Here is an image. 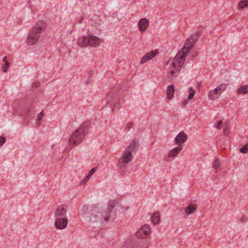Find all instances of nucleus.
Returning a JSON list of instances; mask_svg holds the SVG:
<instances>
[{
	"label": "nucleus",
	"instance_id": "nucleus-41",
	"mask_svg": "<svg viewBox=\"0 0 248 248\" xmlns=\"http://www.w3.org/2000/svg\"><path fill=\"white\" fill-rule=\"evenodd\" d=\"M90 78L91 77L89 78L87 80V81H86L87 84H88L90 82Z\"/></svg>",
	"mask_w": 248,
	"mask_h": 248
},
{
	"label": "nucleus",
	"instance_id": "nucleus-12",
	"mask_svg": "<svg viewBox=\"0 0 248 248\" xmlns=\"http://www.w3.org/2000/svg\"><path fill=\"white\" fill-rule=\"evenodd\" d=\"M89 46L95 47L101 43V39L96 36L91 34L89 35Z\"/></svg>",
	"mask_w": 248,
	"mask_h": 248
},
{
	"label": "nucleus",
	"instance_id": "nucleus-7",
	"mask_svg": "<svg viewBox=\"0 0 248 248\" xmlns=\"http://www.w3.org/2000/svg\"><path fill=\"white\" fill-rule=\"evenodd\" d=\"M115 205V201H110L108 204L107 208L105 210L101 215V217L105 221H107L110 219V214Z\"/></svg>",
	"mask_w": 248,
	"mask_h": 248
},
{
	"label": "nucleus",
	"instance_id": "nucleus-13",
	"mask_svg": "<svg viewBox=\"0 0 248 248\" xmlns=\"http://www.w3.org/2000/svg\"><path fill=\"white\" fill-rule=\"evenodd\" d=\"M138 26L141 32L145 31L149 26V20L145 18L140 19L138 23Z\"/></svg>",
	"mask_w": 248,
	"mask_h": 248
},
{
	"label": "nucleus",
	"instance_id": "nucleus-36",
	"mask_svg": "<svg viewBox=\"0 0 248 248\" xmlns=\"http://www.w3.org/2000/svg\"><path fill=\"white\" fill-rule=\"evenodd\" d=\"M222 121H219L217 123V126H216V128L217 129H220V126L222 125Z\"/></svg>",
	"mask_w": 248,
	"mask_h": 248
},
{
	"label": "nucleus",
	"instance_id": "nucleus-19",
	"mask_svg": "<svg viewBox=\"0 0 248 248\" xmlns=\"http://www.w3.org/2000/svg\"><path fill=\"white\" fill-rule=\"evenodd\" d=\"M196 209V205L190 204L185 209V211L186 215H189L193 213Z\"/></svg>",
	"mask_w": 248,
	"mask_h": 248
},
{
	"label": "nucleus",
	"instance_id": "nucleus-29",
	"mask_svg": "<svg viewBox=\"0 0 248 248\" xmlns=\"http://www.w3.org/2000/svg\"><path fill=\"white\" fill-rule=\"evenodd\" d=\"M220 166L219 161L218 159H216L213 163V167L215 169H217Z\"/></svg>",
	"mask_w": 248,
	"mask_h": 248
},
{
	"label": "nucleus",
	"instance_id": "nucleus-1",
	"mask_svg": "<svg viewBox=\"0 0 248 248\" xmlns=\"http://www.w3.org/2000/svg\"><path fill=\"white\" fill-rule=\"evenodd\" d=\"M201 31H197L195 34H193L190 38L186 39L185 43L184 46L182 48V51L179 52L174 58V64L175 62L179 63L178 70L183 65L187 54L189 50L193 47L195 44L198 40L199 37L202 35Z\"/></svg>",
	"mask_w": 248,
	"mask_h": 248
},
{
	"label": "nucleus",
	"instance_id": "nucleus-9",
	"mask_svg": "<svg viewBox=\"0 0 248 248\" xmlns=\"http://www.w3.org/2000/svg\"><path fill=\"white\" fill-rule=\"evenodd\" d=\"M150 226L146 224L143 225L136 233L137 237L144 238L148 236L150 232Z\"/></svg>",
	"mask_w": 248,
	"mask_h": 248
},
{
	"label": "nucleus",
	"instance_id": "nucleus-20",
	"mask_svg": "<svg viewBox=\"0 0 248 248\" xmlns=\"http://www.w3.org/2000/svg\"><path fill=\"white\" fill-rule=\"evenodd\" d=\"M174 93V87L173 85H169L167 90V94L168 99H170Z\"/></svg>",
	"mask_w": 248,
	"mask_h": 248
},
{
	"label": "nucleus",
	"instance_id": "nucleus-24",
	"mask_svg": "<svg viewBox=\"0 0 248 248\" xmlns=\"http://www.w3.org/2000/svg\"><path fill=\"white\" fill-rule=\"evenodd\" d=\"M33 108H34L32 106H30L29 107H27L25 109V111L28 116H30L32 114H33Z\"/></svg>",
	"mask_w": 248,
	"mask_h": 248
},
{
	"label": "nucleus",
	"instance_id": "nucleus-42",
	"mask_svg": "<svg viewBox=\"0 0 248 248\" xmlns=\"http://www.w3.org/2000/svg\"><path fill=\"white\" fill-rule=\"evenodd\" d=\"M246 145L247 146L248 148V143L246 144Z\"/></svg>",
	"mask_w": 248,
	"mask_h": 248
},
{
	"label": "nucleus",
	"instance_id": "nucleus-15",
	"mask_svg": "<svg viewBox=\"0 0 248 248\" xmlns=\"http://www.w3.org/2000/svg\"><path fill=\"white\" fill-rule=\"evenodd\" d=\"M66 212V208L62 205L57 207L55 213V216L56 217H63L65 215Z\"/></svg>",
	"mask_w": 248,
	"mask_h": 248
},
{
	"label": "nucleus",
	"instance_id": "nucleus-26",
	"mask_svg": "<svg viewBox=\"0 0 248 248\" xmlns=\"http://www.w3.org/2000/svg\"><path fill=\"white\" fill-rule=\"evenodd\" d=\"M188 92H189V95H188V99L190 100L193 97V96L195 93V91L193 89L192 87H190L188 90Z\"/></svg>",
	"mask_w": 248,
	"mask_h": 248
},
{
	"label": "nucleus",
	"instance_id": "nucleus-6",
	"mask_svg": "<svg viewBox=\"0 0 248 248\" xmlns=\"http://www.w3.org/2000/svg\"><path fill=\"white\" fill-rule=\"evenodd\" d=\"M106 100L107 103L112 107V111H114L115 108L119 105L117 96L113 92H110L108 93Z\"/></svg>",
	"mask_w": 248,
	"mask_h": 248
},
{
	"label": "nucleus",
	"instance_id": "nucleus-22",
	"mask_svg": "<svg viewBox=\"0 0 248 248\" xmlns=\"http://www.w3.org/2000/svg\"><path fill=\"white\" fill-rule=\"evenodd\" d=\"M152 222L155 225L157 224L160 222L159 215L158 212H155L152 217Z\"/></svg>",
	"mask_w": 248,
	"mask_h": 248
},
{
	"label": "nucleus",
	"instance_id": "nucleus-34",
	"mask_svg": "<svg viewBox=\"0 0 248 248\" xmlns=\"http://www.w3.org/2000/svg\"><path fill=\"white\" fill-rule=\"evenodd\" d=\"M44 113L43 112V111H42L38 115V117H37V120L38 121H40L42 120L43 116H44Z\"/></svg>",
	"mask_w": 248,
	"mask_h": 248
},
{
	"label": "nucleus",
	"instance_id": "nucleus-23",
	"mask_svg": "<svg viewBox=\"0 0 248 248\" xmlns=\"http://www.w3.org/2000/svg\"><path fill=\"white\" fill-rule=\"evenodd\" d=\"M238 9L242 10L248 8V0H242L238 3Z\"/></svg>",
	"mask_w": 248,
	"mask_h": 248
},
{
	"label": "nucleus",
	"instance_id": "nucleus-17",
	"mask_svg": "<svg viewBox=\"0 0 248 248\" xmlns=\"http://www.w3.org/2000/svg\"><path fill=\"white\" fill-rule=\"evenodd\" d=\"M182 150V146L179 145L178 147L174 148L168 154V157H174L176 156L179 152Z\"/></svg>",
	"mask_w": 248,
	"mask_h": 248
},
{
	"label": "nucleus",
	"instance_id": "nucleus-14",
	"mask_svg": "<svg viewBox=\"0 0 248 248\" xmlns=\"http://www.w3.org/2000/svg\"><path fill=\"white\" fill-rule=\"evenodd\" d=\"M187 139L186 134L184 132H181L179 133L175 139V143L181 146V144L185 142Z\"/></svg>",
	"mask_w": 248,
	"mask_h": 248
},
{
	"label": "nucleus",
	"instance_id": "nucleus-35",
	"mask_svg": "<svg viewBox=\"0 0 248 248\" xmlns=\"http://www.w3.org/2000/svg\"><path fill=\"white\" fill-rule=\"evenodd\" d=\"M96 171V168H93L91 169V170H90L89 173V175L91 176Z\"/></svg>",
	"mask_w": 248,
	"mask_h": 248
},
{
	"label": "nucleus",
	"instance_id": "nucleus-28",
	"mask_svg": "<svg viewBox=\"0 0 248 248\" xmlns=\"http://www.w3.org/2000/svg\"><path fill=\"white\" fill-rule=\"evenodd\" d=\"M133 125V122H129L128 123H127L125 125V128L124 130L125 131H128L130 130Z\"/></svg>",
	"mask_w": 248,
	"mask_h": 248
},
{
	"label": "nucleus",
	"instance_id": "nucleus-38",
	"mask_svg": "<svg viewBox=\"0 0 248 248\" xmlns=\"http://www.w3.org/2000/svg\"><path fill=\"white\" fill-rule=\"evenodd\" d=\"M83 20V17H80L78 19V22L79 23H81L82 22Z\"/></svg>",
	"mask_w": 248,
	"mask_h": 248
},
{
	"label": "nucleus",
	"instance_id": "nucleus-2",
	"mask_svg": "<svg viewBox=\"0 0 248 248\" xmlns=\"http://www.w3.org/2000/svg\"><path fill=\"white\" fill-rule=\"evenodd\" d=\"M138 148V142L135 140H133L130 145L126 147L118 164V167L122 172H123L126 168L125 164H128L131 161L132 158V153L136 151Z\"/></svg>",
	"mask_w": 248,
	"mask_h": 248
},
{
	"label": "nucleus",
	"instance_id": "nucleus-40",
	"mask_svg": "<svg viewBox=\"0 0 248 248\" xmlns=\"http://www.w3.org/2000/svg\"><path fill=\"white\" fill-rule=\"evenodd\" d=\"M2 62H4V63L6 62H8L7 61V57L6 56H5L2 59Z\"/></svg>",
	"mask_w": 248,
	"mask_h": 248
},
{
	"label": "nucleus",
	"instance_id": "nucleus-11",
	"mask_svg": "<svg viewBox=\"0 0 248 248\" xmlns=\"http://www.w3.org/2000/svg\"><path fill=\"white\" fill-rule=\"evenodd\" d=\"M158 54V50H152L143 56L140 61V63L143 64L155 57Z\"/></svg>",
	"mask_w": 248,
	"mask_h": 248
},
{
	"label": "nucleus",
	"instance_id": "nucleus-25",
	"mask_svg": "<svg viewBox=\"0 0 248 248\" xmlns=\"http://www.w3.org/2000/svg\"><path fill=\"white\" fill-rule=\"evenodd\" d=\"M227 88V85L225 84H221L219 85L217 87V89L219 93H222V92L224 91Z\"/></svg>",
	"mask_w": 248,
	"mask_h": 248
},
{
	"label": "nucleus",
	"instance_id": "nucleus-39",
	"mask_svg": "<svg viewBox=\"0 0 248 248\" xmlns=\"http://www.w3.org/2000/svg\"><path fill=\"white\" fill-rule=\"evenodd\" d=\"M40 83L38 82L37 83H34L33 84V87H37L39 85Z\"/></svg>",
	"mask_w": 248,
	"mask_h": 248
},
{
	"label": "nucleus",
	"instance_id": "nucleus-31",
	"mask_svg": "<svg viewBox=\"0 0 248 248\" xmlns=\"http://www.w3.org/2000/svg\"><path fill=\"white\" fill-rule=\"evenodd\" d=\"M239 151L241 153L243 154H246L248 151V148L247 146L245 145L242 148H240Z\"/></svg>",
	"mask_w": 248,
	"mask_h": 248
},
{
	"label": "nucleus",
	"instance_id": "nucleus-8",
	"mask_svg": "<svg viewBox=\"0 0 248 248\" xmlns=\"http://www.w3.org/2000/svg\"><path fill=\"white\" fill-rule=\"evenodd\" d=\"M172 65V67L174 68V69H172L170 70V71L168 73L167 75L168 79L170 81H172L174 79L176 78L178 76V73L181 70V69H179L178 70V67H179V63L178 62H175L174 64V59L173 60L172 64H171ZM181 68V67H180Z\"/></svg>",
	"mask_w": 248,
	"mask_h": 248
},
{
	"label": "nucleus",
	"instance_id": "nucleus-30",
	"mask_svg": "<svg viewBox=\"0 0 248 248\" xmlns=\"http://www.w3.org/2000/svg\"><path fill=\"white\" fill-rule=\"evenodd\" d=\"M230 133V129L227 124L225 125L223 128V133L225 135H228Z\"/></svg>",
	"mask_w": 248,
	"mask_h": 248
},
{
	"label": "nucleus",
	"instance_id": "nucleus-16",
	"mask_svg": "<svg viewBox=\"0 0 248 248\" xmlns=\"http://www.w3.org/2000/svg\"><path fill=\"white\" fill-rule=\"evenodd\" d=\"M78 45L81 47H86L89 46V37L82 36L78 39Z\"/></svg>",
	"mask_w": 248,
	"mask_h": 248
},
{
	"label": "nucleus",
	"instance_id": "nucleus-18",
	"mask_svg": "<svg viewBox=\"0 0 248 248\" xmlns=\"http://www.w3.org/2000/svg\"><path fill=\"white\" fill-rule=\"evenodd\" d=\"M220 95V93L218 91L217 88H215L214 90L211 91L209 94L208 96L211 99H216L218 98V96Z\"/></svg>",
	"mask_w": 248,
	"mask_h": 248
},
{
	"label": "nucleus",
	"instance_id": "nucleus-32",
	"mask_svg": "<svg viewBox=\"0 0 248 248\" xmlns=\"http://www.w3.org/2000/svg\"><path fill=\"white\" fill-rule=\"evenodd\" d=\"M91 176H89V175H88L87 176H86L84 179L83 180H82V182H81V184H85L87 181H88V180H89L90 179V177Z\"/></svg>",
	"mask_w": 248,
	"mask_h": 248
},
{
	"label": "nucleus",
	"instance_id": "nucleus-5",
	"mask_svg": "<svg viewBox=\"0 0 248 248\" xmlns=\"http://www.w3.org/2000/svg\"><path fill=\"white\" fill-rule=\"evenodd\" d=\"M148 243L144 241L131 240L126 242L121 248H148Z\"/></svg>",
	"mask_w": 248,
	"mask_h": 248
},
{
	"label": "nucleus",
	"instance_id": "nucleus-21",
	"mask_svg": "<svg viewBox=\"0 0 248 248\" xmlns=\"http://www.w3.org/2000/svg\"><path fill=\"white\" fill-rule=\"evenodd\" d=\"M236 92L238 94H246L248 93V85H245L237 89Z\"/></svg>",
	"mask_w": 248,
	"mask_h": 248
},
{
	"label": "nucleus",
	"instance_id": "nucleus-10",
	"mask_svg": "<svg viewBox=\"0 0 248 248\" xmlns=\"http://www.w3.org/2000/svg\"><path fill=\"white\" fill-rule=\"evenodd\" d=\"M68 219L67 218L57 217L55 221V226L58 229H64L67 225Z\"/></svg>",
	"mask_w": 248,
	"mask_h": 248
},
{
	"label": "nucleus",
	"instance_id": "nucleus-37",
	"mask_svg": "<svg viewBox=\"0 0 248 248\" xmlns=\"http://www.w3.org/2000/svg\"><path fill=\"white\" fill-rule=\"evenodd\" d=\"M187 103H188V100H186L184 101L182 104L183 107H185L187 105Z\"/></svg>",
	"mask_w": 248,
	"mask_h": 248
},
{
	"label": "nucleus",
	"instance_id": "nucleus-4",
	"mask_svg": "<svg viewBox=\"0 0 248 248\" xmlns=\"http://www.w3.org/2000/svg\"><path fill=\"white\" fill-rule=\"evenodd\" d=\"M46 27V23L43 21H40L36 23L30 31L27 38V43L29 45L35 44L40 37L41 33Z\"/></svg>",
	"mask_w": 248,
	"mask_h": 248
},
{
	"label": "nucleus",
	"instance_id": "nucleus-27",
	"mask_svg": "<svg viewBox=\"0 0 248 248\" xmlns=\"http://www.w3.org/2000/svg\"><path fill=\"white\" fill-rule=\"evenodd\" d=\"M9 66L10 62H6L1 66L3 72L4 73L7 72Z\"/></svg>",
	"mask_w": 248,
	"mask_h": 248
},
{
	"label": "nucleus",
	"instance_id": "nucleus-33",
	"mask_svg": "<svg viewBox=\"0 0 248 248\" xmlns=\"http://www.w3.org/2000/svg\"><path fill=\"white\" fill-rule=\"evenodd\" d=\"M5 139L3 137H0V146H2L5 142Z\"/></svg>",
	"mask_w": 248,
	"mask_h": 248
},
{
	"label": "nucleus",
	"instance_id": "nucleus-3",
	"mask_svg": "<svg viewBox=\"0 0 248 248\" xmlns=\"http://www.w3.org/2000/svg\"><path fill=\"white\" fill-rule=\"evenodd\" d=\"M89 125V122H87L83 123L72 134L68 140L69 144L72 146H77L80 143L88 131Z\"/></svg>",
	"mask_w": 248,
	"mask_h": 248
}]
</instances>
